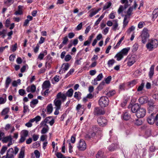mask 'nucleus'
<instances>
[{"label": "nucleus", "instance_id": "nucleus-1", "mask_svg": "<svg viewBox=\"0 0 158 158\" xmlns=\"http://www.w3.org/2000/svg\"><path fill=\"white\" fill-rule=\"evenodd\" d=\"M56 98L54 101V103L55 106V108H60L62 102H64L66 99V97L65 94L61 92L57 94Z\"/></svg>", "mask_w": 158, "mask_h": 158}, {"label": "nucleus", "instance_id": "nucleus-2", "mask_svg": "<svg viewBox=\"0 0 158 158\" xmlns=\"http://www.w3.org/2000/svg\"><path fill=\"white\" fill-rule=\"evenodd\" d=\"M158 45L157 40L155 39H151L149 40L146 44V47L149 51H152L156 48Z\"/></svg>", "mask_w": 158, "mask_h": 158}, {"label": "nucleus", "instance_id": "nucleus-3", "mask_svg": "<svg viewBox=\"0 0 158 158\" xmlns=\"http://www.w3.org/2000/svg\"><path fill=\"white\" fill-rule=\"evenodd\" d=\"M140 36L142 43L143 44H145L149 37L148 31L147 28H143L141 31Z\"/></svg>", "mask_w": 158, "mask_h": 158}, {"label": "nucleus", "instance_id": "nucleus-4", "mask_svg": "<svg viewBox=\"0 0 158 158\" xmlns=\"http://www.w3.org/2000/svg\"><path fill=\"white\" fill-rule=\"evenodd\" d=\"M99 105L102 107H105L108 105L109 100L106 97L102 96L101 97L98 101Z\"/></svg>", "mask_w": 158, "mask_h": 158}, {"label": "nucleus", "instance_id": "nucleus-5", "mask_svg": "<svg viewBox=\"0 0 158 158\" xmlns=\"http://www.w3.org/2000/svg\"><path fill=\"white\" fill-rule=\"evenodd\" d=\"M97 122L98 125L101 127H104L107 125L108 121L104 117H100L97 118Z\"/></svg>", "mask_w": 158, "mask_h": 158}, {"label": "nucleus", "instance_id": "nucleus-6", "mask_svg": "<svg viewBox=\"0 0 158 158\" xmlns=\"http://www.w3.org/2000/svg\"><path fill=\"white\" fill-rule=\"evenodd\" d=\"M105 113V110L103 108L99 107H95L93 111L94 114L95 116H98L103 115Z\"/></svg>", "mask_w": 158, "mask_h": 158}, {"label": "nucleus", "instance_id": "nucleus-7", "mask_svg": "<svg viewBox=\"0 0 158 158\" xmlns=\"http://www.w3.org/2000/svg\"><path fill=\"white\" fill-rule=\"evenodd\" d=\"M137 56L135 55H128L126 59L127 60V64L129 66L132 65L136 61Z\"/></svg>", "mask_w": 158, "mask_h": 158}, {"label": "nucleus", "instance_id": "nucleus-8", "mask_svg": "<svg viewBox=\"0 0 158 158\" xmlns=\"http://www.w3.org/2000/svg\"><path fill=\"white\" fill-rule=\"evenodd\" d=\"M77 147L80 151L85 150L86 148V144L85 141L83 139L80 140L77 144Z\"/></svg>", "mask_w": 158, "mask_h": 158}, {"label": "nucleus", "instance_id": "nucleus-9", "mask_svg": "<svg viewBox=\"0 0 158 158\" xmlns=\"http://www.w3.org/2000/svg\"><path fill=\"white\" fill-rule=\"evenodd\" d=\"M146 113V109L143 107H140L136 114V115L138 118H142L145 116Z\"/></svg>", "mask_w": 158, "mask_h": 158}, {"label": "nucleus", "instance_id": "nucleus-10", "mask_svg": "<svg viewBox=\"0 0 158 158\" xmlns=\"http://www.w3.org/2000/svg\"><path fill=\"white\" fill-rule=\"evenodd\" d=\"M2 158H14V152L13 148H9L7 151L6 155L3 156Z\"/></svg>", "mask_w": 158, "mask_h": 158}, {"label": "nucleus", "instance_id": "nucleus-11", "mask_svg": "<svg viewBox=\"0 0 158 158\" xmlns=\"http://www.w3.org/2000/svg\"><path fill=\"white\" fill-rule=\"evenodd\" d=\"M101 10V8H99L97 9L96 8H94L92 9L89 11V17L90 18L92 17L93 16L96 15Z\"/></svg>", "mask_w": 158, "mask_h": 158}, {"label": "nucleus", "instance_id": "nucleus-12", "mask_svg": "<svg viewBox=\"0 0 158 158\" xmlns=\"http://www.w3.org/2000/svg\"><path fill=\"white\" fill-rule=\"evenodd\" d=\"M155 114L154 113H152L148 117L147 119V121L148 123L150 124H153L155 122V117L154 115Z\"/></svg>", "mask_w": 158, "mask_h": 158}, {"label": "nucleus", "instance_id": "nucleus-13", "mask_svg": "<svg viewBox=\"0 0 158 158\" xmlns=\"http://www.w3.org/2000/svg\"><path fill=\"white\" fill-rule=\"evenodd\" d=\"M118 20L117 19H115L113 20V24L112 29L114 31L117 30H118L119 28L118 27Z\"/></svg>", "mask_w": 158, "mask_h": 158}, {"label": "nucleus", "instance_id": "nucleus-14", "mask_svg": "<svg viewBox=\"0 0 158 158\" xmlns=\"http://www.w3.org/2000/svg\"><path fill=\"white\" fill-rule=\"evenodd\" d=\"M36 86L35 85L32 84L31 86H28L26 89V90L27 92H31L32 93L34 92L36 90Z\"/></svg>", "mask_w": 158, "mask_h": 158}, {"label": "nucleus", "instance_id": "nucleus-15", "mask_svg": "<svg viewBox=\"0 0 158 158\" xmlns=\"http://www.w3.org/2000/svg\"><path fill=\"white\" fill-rule=\"evenodd\" d=\"M140 107L138 104H134L131 107V111L133 113H135L136 114Z\"/></svg>", "mask_w": 158, "mask_h": 158}, {"label": "nucleus", "instance_id": "nucleus-16", "mask_svg": "<svg viewBox=\"0 0 158 158\" xmlns=\"http://www.w3.org/2000/svg\"><path fill=\"white\" fill-rule=\"evenodd\" d=\"M130 49V47H127L123 49L120 52L122 55L124 56L127 55Z\"/></svg>", "mask_w": 158, "mask_h": 158}, {"label": "nucleus", "instance_id": "nucleus-17", "mask_svg": "<svg viewBox=\"0 0 158 158\" xmlns=\"http://www.w3.org/2000/svg\"><path fill=\"white\" fill-rule=\"evenodd\" d=\"M122 117L123 119L125 120H128L131 118V115L127 112H125L123 113Z\"/></svg>", "mask_w": 158, "mask_h": 158}, {"label": "nucleus", "instance_id": "nucleus-18", "mask_svg": "<svg viewBox=\"0 0 158 158\" xmlns=\"http://www.w3.org/2000/svg\"><path fill=\"white\" fill-rule=\"evenodd\" d=\"M129 18L128 15H125L123 21V28H125L127 25L129 21Z\"/></svg>", "mask_w": 158, "mask_h": 158}, {"label": "nucleus", "instance_id": "nucleus-19", "mask_svg": "<svg viewBox=\"0 0 158 158\" xmlns=\"http://www.w3.org/2000/svg\"><path fill=\"white\" fill-rule=\"evenodd\" d=\"M23 6H22L19 5L18 7V10L16 11L15 14L16 15H20L23 14Z\"/></svg>", "mask_w": 158, "mask_h": 158}, {"label": "nucleus", "instance_id": "nucleus-20", "mask_svg": "<svg viewBox=\"0 0 158 158\" xmlns=\"http://www.w3.org/2000/svg\"><path fill=\"white\" fill-rule=\"evenodd\" d=\"M12 139L11 135H10L7 136L3 137L1 140H2L3 143H6L7 142L12 140Z\"/></svg>", "mask_w": 158, "mask_h": 158}, {"label": "nucleus", "instance_id": "nucleus-21", "mask_svg": "<svg viewBox=\"0 0 158 158\" xmlns=\"http://www.w3.org/2000/svg\"><path fill=\"white\" fill-rule=\"evenodd\" d=\"M47 51L46 50H44L40 53L38 56V58L40 60H42L44 56L47 55Z\"/></svg>", "mask_w": 158, "mask_h": 158}, {"label": "nucleus", "instance_id": "nucleus-22", "mask_svg": "<svg viewBox=\"0 0 158 158\" xmlns=\"http://www.w3.org/2000/svg\"><path fill=\"white\" fill-rule=\"evenodd\" d=\"M6 101V94H4L2 97H0V104L5 103Z\"/></svg>", "mask_w": 158, "mask_h": 158}, {"label": "nucleus", "instance_id": "nucleus-23", "mask_svg": "<svg viewBox=\"0 0 158 158\" xmlns=\"http://www.w3.org/2000/svg\"><path fill=\"white\" fill-rule=\"evenodd\" d=\"M154 67L155 65H152L150 69V71L148 74L150 78L152 77L154 74Z\"/></svg>", "mask_w": 158, "mask_h": 158}, {"label": "nucleus", "instance_id": "nucleus-24", "mask_svg": "<svg viewBox=\"0 0 158 158\" xmlns=\"http://www.w3.org/2000/svg\"><path fill=\"white\" fill-rule=\"evenodd\" d=\"M62 67H63L62 69V73H65L69 68L70 65L68 63H64L63 64Z\"/></svg>", "mask_w": 158, "mask_h": 158}, {"label": "nucleus", "instance_id": "nucleus-25", "mask_svg": "<svg viewBox=\"0 0 158 158\" xmlns=\"http://www.w3.org/2000/svg\"><path fill=\"white\" fill-rule=\"evenodd\" d=\"M139 101L140 104H143L147 102L148 99L147 98L145 97H142L139 98Z\"/></svg>", "mask_w": 158, "mask_h": 158}, {"label": "nucleus", "instance_id": "nucleus-26", "mask_svg": "<svg viewBox=\"0 0 158 158\" xmlns=\"http://www.w3.org/2000/svg\"><path fill=\"white\" fill-rule=\"evenodd\" d=\"M50 85V82L48 81H46L44 82L42 87L43 89H47L49 88Z\"/></svg>", "mask_w": 158, "mask_h": 158}, {"label": "nucleus", "instance_id": "nucleus-27", "mask_svg": "<svg viewBox=\"0 0 158 158\" xmlns=\"http://www.w3.org/2000/svg\"><path fill=\"white\" fill-rule=\"evenodd\" d=\"M123 56L122 54L119 52L118 53L114 56V58H116V60L118 61H120L121 60L123 57Z\"/></svg>", "mask_w": 158, "mask_h": 158}, {"label": "nucleus", "instance_id": "nucleus-28", "mask_svg": "<svg viewBox=\"0 0 158 158\" xmlns=\"http://www.w3.org/2000/svg\"><path fill=\"white\" fill-rule=\"evenodd\" d=\"M96 158H106L104 155L103 152L101 150H99L96 155Z\"/></svg>", "mask_w": 158, "mask_h": 158}, {"label": "nucleus", "instance_id": "nucleus-29", "mask_svg": "<svg viewBox=\"0 0 158 158\" xmlns=\"http://www.w3.org/2000/svg\"><path fill=\"white\" fill-rule=\"evenodd\" d=\"M11 80L9 77H7L5 81V88L7 89L9 86V85L11 83Z\"/></svg>", "mask_w": 158, "mask_h": 158}, {"label": "nucleus", "instance_id": "nucleus-30", "mask_svg": "<svg viewBox=\"0 0 158 158\" xmlns=\"http://www.w3.org/2000/svg\"><path fill=\"white\" fill-rule=\"evenodd\" d=\"M73 90L72 89H70L68 90L66 93V96H67L69 97H71L73 95Z\"/></svg>", "mask_w": 158, "mask_h": 158}, {"label": "nucleus", "instance_id": "nucleus-31", "mask_svg": "<svg viewBox=\"0 0 158 158\" xmlns=\"http://www.w3.org/2000/svg\"><path fill=\"white\" fill-rule=\"evenodd\" d=\"M158 16V8L155 9L152 12V18L153 19H155Z\"/></svg>", "mask_w": 158, "mask_h": 158}, {"label": "nucleus", "instance_id": "nucleus-32", "mask_svg": "<svg viewBox=\"0 0 158 158\" xmlns=\"http://www.w3.org/2000/svg\"><path fill=\"white\" fill-rule=\"evenodd\" d=\"M47 112L49 114L51 113L53 110V107L52 104H49L48 105L47 107Z\"/></svg>", "mask_w": 158, "mask_h": 158}, {"label": "nucleus", "instance_id": "nucleus-33", "mask_svg": "<svg viewBox=\"0 0 158 158\" xmlns=\"http://www.w3.org/2000/svg\"><path fill=\"white\" fill-rule=\"evenodd\" d=\"M148 105L149 106V107L148 108V111L149 113H150V110H151V109H152L153 108H154V103L152 101H149L148 102Z\"/></svg>", "mask_w": 158, "mask_h": 158}, {"label": "nucleus", "instance_id": "nucleus-34", "mask_svg": "<svg viewBox=\"0 0 158 158\" xmlns=\"http://www.w3.org/2000/svg\"><path fill=\"white\" fill-rule=\"evenodd\" d=\"M24 148H21L19 154V158H24Z\"/></svg>", "mask_w": 158, "mask_h": 158}, {"label": "nucleus", "instance_id": "nucleus-35", "mask_svg": "<svg viewBox=\"0 0 158 158\" xmlns=\"http://www.w3.org/2000/svg\"><path fill=\"white\" fill-rule=\"evenodd\" d=\"M49 128L48 126H47L46 127H44L41 130V133L42 134H45L48 131Z\"/></svg>", "mask_w": 158, "mask_h": 158}, {"label": "nucleus", "instance_id": "nucleus-36", "mask_svg": "<svg viewBox=\"0 0 158 158\" xmlns=\"http://www.w3.org/2000/svg\"><path fill=\"white\" fill-rule=\"evenodd\" d=\"M95 135V132H92V133H89L87 134L85 137L86 138L88 139H90L91 138L94 137Z\"/></svg>", "mask_w": 158, "mask_h": 158}, {"label": "nucleus", "instance_id": "nucleus-37", "mask_svg": "<svg viewBox=\"0 0 158 158\" xmlns=\"http://www.w3.org/2000/svg\"><path fill=\"white\" fill-rule=\"evenodd\" d=\"M111 3L110 2H106L104 5L103 7V10H106L109 8L111 6Z\"/></svg>", "mask_w": 158, "mask_h": 158}, {"label": "nucleus", "instance_id": "nucleus-38", "mask_svg": "<svg viewBox=\"0 0 158 158\" xmlns=\"http://www.w3.org/2000/svg\"><path fill=\"white\" fill-rule=\"evenodd\" d=\"M14 2V0H6L4 1V3L7 6H9L12 4Z\"/></svg>", "mask_w": 158, "mask_h": 158}, {"label": "nucleus", "instance_id": "nucleus-39", "mask_svg": "<svg viewBox=\"0 0 158 158\" xmlns=\"http://www.w3.org/2000/svg\"><path fill=\"white\" fill-rule=\"evenodd\" d=\"M105 84V83L104 81L101 82L99 85L97 87V89L98 90H101L103 88Z\"/></svg>", "mask_w": 158, "mask_h": 158}, {"label": "nucleus", "instance_id": "nucleus-40", "mask_svg": "<svg viewBox=\"0 0 158 158\" xmlns=\"http://www.w3.org/2000/svg\"><path fill=\"white\" fill-rule=\"evenodd\" d=\"M115 93L116 92L115 90H112L108 92H107L106 93V95L108 97H111L114 95L115 94Z\"/></svg>", "mask_w": 158, "mask_h": 158}, {"label": "nucleus", "instance_id": "nucleus-41", "mask_svg": "<svg viewBox=\"0 0 158 158\" xmlns=\"http://www.w3.org/2000/svg\"><path fill=\"white\" fill-rule=\"evenodd\" d=\"M28 131H27L24 130L22 131L21 135L26 138L28 136Z\"/></svg>", "mask_w": 158, "mask_h": 158}, {"label": "nucleus", "instance_id": "nucleus-42", "mask_svg": "<svg viewBox=\"0 0 158 158\" xmlns=\"http://www.w3.org/2000/svg\"><path fill=\"white\" fill-rule=\"evenodd\" d=\"M133 10V8L132 7H130L128 9V10L127 11V15H128L129 17V18H130V16L132 14V12Z\"/></svg>", "mask_w": 158, "mask_h": 158}, {"label": "nucleus", "instance_id": "nucleus-43", "mask_svg": "<svg viewBox=\"0 0 158 158\" xmlns=\"http://www.w3.org/2000/svg\"><path fill=\"white\" fill-rule=\"evenodd\" d=\"M115 60L114 59L109 60L107 62V64L109 67L112 66L115 63Z\"/></svg>", "mask_w": 158, "mask_h": 158}, {"label": "nucleus", "instance_id": "nucleus-44", "mask_svg": "<svg viewBox=\"0 0 158 158\" xmlns=\"http://www.w3.org/2000/svg\"><path fill=\"white\" fill-rule=\"evenodd\" d=\"M7 149V147L5 146H3L0 151V154L3 155Z\"/></svg>", "mask_w": 158, "mask_h": 158}, {"label": "nucleus", "instance_id": "nucleus-45", "mask_svg": "<svg viewBox=\"0 0 158 158\" xmlns=\"http://www.w3.org/2000/svg\"><path fill=\"white\" fill-rule=\"evenodd\" d=\"M9 109L8 108L4 109L2 111L1 114L2 115H5L7 114L9 111Z\"/></svg>", "mask_w": 158, "mask_h": 158}, {"label": "nucleus", "instance_id": "nucleus-46", "mask_svg": "<svg viewBox=\"0 0 158 158\" xmlns=\"http://www.w3.org/2000/svg\"><path fill=\"white\" fill-rule=\"evenodd\" d=\"M74 71V69H71L68 73L66 75L65 77V78H67L68 77L70 76L71 75Z\"/></svg>", "mask_w": 158, "mask_h": 158}, {"label": "nucleus", "instance_id": "nucleus-47", "mask_svg": "<svg viewBox=\"0 0 158 158\" xmlns=\"http://www.w3.org/2000/svg\"><path fill=\"white\" fill-rule=\"evenodd\" d=\"M144 86V83L143 82L137 88V90L138 92L141 91L143 89Z\"/></svg>", "mask_w": 158, "mask_h": 158}, {"label": "nucleus", "instance_id": "nucleus-48", "mask_svg": "<svg viewBox=\"0 0 158 158\" xmlns=\"http://www.w3.org/2000/svg\"><path fill=\"white\" fill-rule=\"evenodd\" d=\"M41 119V117L39 116H36L35 118H33V119H31V120L33 122L35 121L36 123H37L38 121H40Z\"/></svg>", "mask_w": 158, "mask_h": 158}, {"label": "nucleus", "instance_id": "nucleus-49", "mask_svg": "<svg viewBox=\"0 0 158 158\" xmlns=\"http://www.w3.org/2000/svg\"><path fill=\"white\" fill-rule=\"evenodd\" d=\"M79 94H81L80 92H76L74 93V97L76 99L79 100L80 99V96Z\"/></svg>", "mask_w": 158, "mask_h": 158}, {"label": "nucleus", "instance_id": "nucleus-50", "mask_svg": "<svg viewBox=\"0 0 158 158\" xmlns=\"http://www.w3.org/2000/svg\"><path fill=\"white\" fill-rule=\"evenodd\" d=\"M142 123L143 122L142 120L139 119H137L135 122V124L137 126L140 125L142 124Z\"/></svg>", "mask_w": 158, "mask_h": 158}, {"label": "nucleus", "instance_id": "nucleus-51", "mask_svg": "<svg viewBox=\"0 0 158 158\" xmlns=\"http://www.w3.org/2000/svg\"><path fill=\"white\" fill-rule=\"evenodd\" d=\"M46 62H47L52 63V58L51 56L50 55H48L46 57Z\"/></svg>", "mask_w": 158, "mask_h": 158}, {"label": "nucleus", "instance_id": "nucleus-52", "mask_svg": "<svg viewBox=\"0 0 158 158\" xmlns=\"http://www.w3.org/2000/svg\"><path fill=\"white\" fill-rule=\"evenodd\" d=\"M32 120L31 119H30V120L29 121V122L26 123L25 124V126L28 127H32V123H33V121H31Z\"/></svg>", "mask_w": 158, "mask_h": 158}, {"label": "nucleus", "instance_id": "nucleus-53", "mask_svg": "<svg viewBox=\"0 0 158 158\" xmlns=\"http://www.w3.org/2000/svg\"><path fill=\"white\" fill-rule=\"evenodd\" d=\"M82 60V58H80L79 59H76V61L75 62V64L76 65L80 64L81 61V60Z\"/></svg>", "mask_w": 158, "mask_h": 158}, {"label": "nucleus", "instance_id": "nucleus-54", "mask_svg": "<svg viewBox=\"0 0 158 158\" xmlns=\"http://www.w3.org/2000/svg\"><path fill=\"white\" fill-rule=\"evenodd\" d=\"M6 31L5 29H3L2 31H0V35H2L3 38H4L6 36Z\"/></svg>", "mask_w": 158, "mask_h": 158}, {"label": "nucleus", "instance_id": "nucleus-55", "mask_svg": "<svg viewBox=\"0 0 158 158\" xmlns=\"http://www.w3.org/2000/svg\"><path fill=\"white\" fill-rule=\"evenodd\" d=\"M19 93L20 95L22 96H23L25 94H26L25 90L23 89L19 90Z\"/></svg>", "mask_w": 158, "mask_h": 158}, {"label": "nucleus", "instance_id": "nucleus-56", "mask_svg": "<svg viewBox=\"0 0 158 158\" xmlns=\"http://www.w3.org/2000/svg\"><path fill=\"white\" fill-rule=\"evenodd\" d=\"M72 58L71 56L70 55H67L65 57L64 60L67 62L69 61Z\"/></svg>", "mask_w": 158, "mask_h": 158}, {"label": "nucleus", "instance_id": "nucleus-57", "mask_svg": "<svg viewBox=\"0 0 158 158\" xmlns=\"http://www.w3.org/2000/svg\"><path fill=\"white\" fill-rule=\"evenodd\" d=\"M34 154L36 158H39L40 156V153L37 150H35L34 151Z\"/></svg>", "mask_w": 158, "mask_h": 158}, {"label": "nucleus", "instance_id": "nucleus-58", "mask_svg": "<svg viewBox=\"0 0 158 158\" xmlns=\"http://www.w3.org/2000/svg\"><path fill=\"white\" fill-rule=\"evenodd\" d=\"M68 41V39L67 36L65 37L63 39V41L62 42L63 44L64 45L66 44Z\"/></svg>", "mask_w": 158, "mask_h": 158}, {"label": "nucleus", "instance_id": "nucleus-59", "mask_svg": "<svg viewBox=\"0 0 158 158\" xmlns=\"http://www.w3.org/2000/svg\"><path fill=\"white\" fill-rule=\"evenodd\" d=\"M135 29V27L134 26H132L130 27L127 30V32L128 33H130L132 31H134Z\"/></svg>", "mask_w": 158, "mask_h": 158}, {"label": "nucleus", "instance_id": "nucleus-60", "mask_svg": "<svg viewBox=\"0 0 158 158\" xmlns=\"http://www.w3.org/2000/svg\"><path fill=\"white\" fill-rule=\"evenodd\" d=\"M103 76L102 74V73H101L99 74L96 78L98 81H100L102 79V78H103Z\"/></svg>", "mask_w": 158, "mask_h": 158}, {"label": "nucleus", "instance_id": "nucleus-61", "mask_svg": "<svg viewBox=\"0 0 158 158\" xmlns=\"http://www.w3.org/2000/svg\"><path fill=\"white\" fill-rule=\"evenodd\" d=\"M115 145L114 144H111L108 148L109 150L110 151H113L115 149Z\"/></svg>", "mask_w": 158, "mask_h": 158}, {"label": "nucleus", "instance_id": "nucleus-62", "mask_svg": "<svg viewBox=\"0 0 158 158\" xmlns=\"http://www.w3.org/2000/svg\"><path fill=\"white\" fill-rule=\"evenodd\" d=\"M109 17L110 19H113L115 18V15L114 13L113 12L111 13L109 15Z\"/></svg>", "mask_w": 158, "mask_h": 158}, {"label": "nucleus", "instance_id": "nucleus-63", "mask_svg": "<svg viewBox=\"0 0 158 158\" xmlns=\"http://www.w3.org/2000/svg\"><path fill=\"white\" fill-rule=\"evenodd\" d=\"M111 77L110 76H108L107 78L105 79V82L107 84H109L111 80Z\"/></svg>", "mask_w": 158, "mask_h": 158}, {"label": "nucleus", "instance_id": "nucleus-64", "mask_svg": "<svg viewBox=\"0 0 158 158\" xmlns=\"http://www.w3.org/2000/svg\"><path fill=\"white\" fill-rule=\"evenodd\" d=\"M144 24V22H139L138 24V27L140 29L142 28L143 27Z\"/></svg>", "mask_w": 158, "mask_h": 158}]
</instances>
